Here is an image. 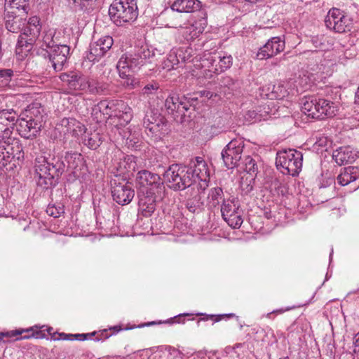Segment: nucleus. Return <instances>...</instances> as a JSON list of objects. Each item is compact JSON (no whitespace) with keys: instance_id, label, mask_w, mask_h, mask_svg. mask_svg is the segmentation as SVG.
Here are the masks:
<instances>
[{"instance_id":"nucleus-1","label":"nucleus","mask_w":359,"mask_h":359,"mask_svg":"<svg viewBox=\"0 0 359 359\" xmlns=\"http://www.w3.org/2000/svg\"><path fill=\"white\" fill-rule=\"evenodd\" d=\"M34 168L38 186L49 189L59 184L66 165L63 156L59 154L47 156L39 155L34 159Z\"/></svg>"},{"instance_id":"nucleus-2","label":"nucleus","mask_w":359,"mask_h":359,"mask_svg":"<svg viewBox=\"0 0 359 359\" xmlns=\"http://www.w3.org/2000/svg\"><path fill=\"white\" fill-rule=\"evenodd\" d=\"M46 123V113L39 102L29 104L20 115L18 131L19 135L27 140L38 137Z\"/></svg>"},{"instance_id":"nucleus-3","label":"nucleus","mask_w":359,"mask_h":359,"mask_svg":"<svg viewBox=\"0 0 359 359\" xmlns=\"http://www.w3.org/2000/svg\"><path fill=\"white\" fill-rule=\"evenodd\" d=\"M191 168L181 163L170 165L163 177L164 183L175 191H182L194 185Z\"/></svg>"},{"instance_id":"nucleus-4","label":"nucleus","mask_w":359,"mask_h":359,"mask_svg":"<svg viewBox=\"0 0 359 359\" xmlns=\"http://www.w3.org/2000/svg\"><path fill=\"white\" fill-rule=\"evenodd\" d=\"M154 55L147 45L135 46L134 49L123 54L119 59L116 68L121 77L126 76V72H136L144 65Z\"/></svg>"},{"instance_id":"nucleus-5","label":"nucleus","mask_w":359,"mask_h":359,"mask_svg":"<svg viewBox=\"0 0 359 359\" xmlns=\"http://www.w3.org/2000/svg\"><path fill=\"white\" fill-rule=\"evenodd\" d=\"M43 43L48 50L43 48L39 50L38 55L48 59L55 72L61 71L69 55V46L57 43L51 34H46L44 36Z\"/></svg>"},{"instance_id":"nucleus-6","label":"nucleus","mask_w":359,"mask_h":359,"mask_svg":"<svg viewBox=\"0 0 359 359\" xmlns=\"http://www.w3.org/2000/svg\"><path fill=\"white\" fill-rule=\"evenodd\" d=\"M109 15L116 26L134 22L138 16L135 0H114L109 8Z\"/></svg>"},{"instance_id":"nucleus-7","label":"nucleus","mask_w":359,"mask_h":359,"mask_svg":"<svg viewBox=\"0 0 359 359\" xmlns=\"http://www.w3.org/2000/svg\"><path fill=\"white\" fill-rule=\"evenodd\" d=\"M302 111L308 117L323 120L337 114L338 104L324 98L311 97L303 102Z\"/></svg>"},{"instance_id":"nucleus-8","label":"nucleus","mask_w":359,"mask_h":359,"mask_svg":"<svg viewBox=\"0 0 359 359\" xmlns=\"http://www.w3.org/2000/svg\"><path fill=\"white\" fill-rule=\"evenodd\" d=\"M143 126L147 135L152 137L154 141L161 140L170 131L168 121L157 110L151 109L147 111L143 118Z\"/></svg>"},{"instance_id":"nucleus-9","label":"nucleus","mask_w":359,"mask_h":359,"mask_svg":"<svg viewBox=\"0 0 359 359\" xmlns=\"http://www.w3.org/2000/svg\"><path fill=\"white\" fill-rule=\"evenodd\" d=\"M303 154L296 149H289L277 154L276 165L278 168L281 167L283 175L296 177L302 170Z\"/></svg>"},{"instance_id":"nucleus-10","label":"nucleus","mask_w":359,"mask_h":359,"mask_svg":"<svg viewBox=\"0 0 359 359\" xmlns=\"http://www.w3.org/2000/svg\"><path fill=\"white\" fill-rule=\"evenodd\" d=\"M325 25L327 29L337 33L350 32L353 27V19L339 8H330L325 16Z\"/></svg>"},{"instance_id":"nucleus-11","label":"nucleus","mask_w":359,"mask_h":359,"mask_svg":"<svg viewBox=\"0 0 359 359\" xmlns=\"http://www.w3.org/2000/svg\"><path fill=\"white\" fill-rule=\"evenodd\" d=\"M203 67L208 68L209 72L219 74L229 69L233 65L231 55L221 52H205L201 57Z\"/></svg>"},{"instance_id":"nucleus-12","label":"nucleus","mask_w":359,"mask_h":359,"mask_svg":"<svg viewBox=\"0 0 359 359\" xmlns=\"http://www.w3.org/2000/svg\"><path fill=\"white\" fill-rule=\"evenodd\" d=\"M237 198L223 199L221 212L223 219L233 229H238L243 224V210Z\"/></svg>"},{"instance_id":"nucleus-13","label":"nucleus","mask_w":359,"mask_h":359,"mask_svg":"<svg viewBox=\"0 0 359 359\" xmlns=\"http://www.w3.org/2000/svg\"><path fill=\"white\" fill-rule=\"evenodd\" d=\"M64 158L67 163V171L69 172L67 175L68 182H73L85 175L87 166L81 154L68 151L65 152Z\"/></svg>"},{"instance_id":"nucleus-14","label":"nucleus","mask_w":359,"mask_h":359,"mask_svg":"<svg viewBox=\"0 0 359 359\" xmlns=\"http://www.w3.org/2000/svg\"><path fill=\"white\" fill-rule=\"evenodd\" d=\"M194 99L187 97V95L181 97L177 95H169L165 101V108L168 114H173L175 111L182 116L191 118L192 110L189 102H195Z\"/></svg>"},{"instance_id":"nucleus-15","label":"nucleus","mask_w":359,"mask_h":359,"mask_svg":"<svg viewBox=\"0 0 359 359\" xmlns=\"http://www.w3.org/2000/svg\"><path fill=\"white\" fill-rule=\"evenodd\" d=\"M17 123H20V115L14 109H0V141L12 136Z\"/></svg>"},{"instance_id":"nucleus-16","label":"nucleus","mask_w":359,"mask_h":359,"mask_svg":"<svg viewBox=\"0 0 359 359\" xmlns=\"http://www.w3.org/2000/svg\"><path fill=\"white\" fill-rule=\"evenodd\" d=\"M135 180L140 189H148L160 192L165 191L164 179L162 180L158 174L148 170H140L137 173Z\"/></svg>"},{"instance_id":"nucleus-17","label":"nucleus","mask_w":359,"mask_h":359,"mask_svg":"<svg viewBox=\"0 0 359 359\" xmlns=\"http://www.w3.org/2000/svg\"><path fill=\"white\" fill-rule=\"evenodd\" d=\"M126 109L125 102L121 100H102L93 108V114L98 113L108 120L117 117L120 110Z\"/></svg>"},{"instance_id":"nucleus-18","label":"nucleus","mask_w":359,"mask_h":359,"mask_svg":"<svg viewBox=\"0 0 359 359\" xmlns=\"http://www.w3.org/2000/svg\"><path fill=\"white\" fill-rule=\"evenodd\" d=\"M111 192L113 200L121 205L129 204L135 196V190L130 182H111Z\"/></svg>"},{"instance_id":"nucleus-19","label":"nucleus","mask_w":359,"mask_h":359,"mask_svg":"<svg viewBox=\"0 0 359 359\" xmlns=\"http://www.w3.org/2000/svg\"><path fill=\"white\" fill-rule=\"evenodd\" d=\"M243 145L236 140L229 142L222 151V158L224 164L228 169H232L238 166V163L241 159Z\"/></svg>"},{"instance_id":"nucleus-20","label":"nucleus","mask_w":359,"mask_h":359,"mask_svg":"<svg viewBox=\"0 0 359 359\" xmlns=\"http://www.w3.org/2000/svg\"><path fill=\"white\" fill-rule=\"evenodd\" d=\"M163 192L151 191V189H140L138 192L139 206L144 217H150L155 211L156 198L161 196Z\"/></svg>"},{"instance_id":"nucleus-21","label":"nucleus","mask_w":359,"mask_h":359,"mask_svg":"<svg viewBox=\"0 0 359 359\" xmlns=\"http://www.w3.org/2000/svg\"><path fill=\"white\" fill-rule=\"evenodd\" d=\"M114 44V39L111 36H105L97 41L90 43L87 59L95 62L99 61L111 49Z\"/></svg>"},{"instance_id":"nucleus-22","label":"nucleus","mask_w":359,"mask_h":359,"mask_svg":"<svg viewBox=\"0 0 359 359\" xmlns=\"http://www.w3.org/2000/svg\"><path fill=\"white\" fill-rule=\"evenodd\" d=\"M6 144V150L11 159V163L15 164V168L21 166L25 161V152L20 140L11 136L8 139L3 140Z\"/></svg>"},{"instance_id":"nucleus-23","label":"nucleus","mask_w":359,"mask_h":359,"mask_svg":"<svg viewBox=\"0 0 359 359\" xmlns=\"http://www.w3.org/2000/svg\"><path fill=\"white\" fill-rule=\"evenodd\" d=\"M60 79L66 83L69 90L84 92L86 87V76L79 72L62 73Z\"/></svg>"},{"instance_id":"nucleus-24","label":"nucleus","mask_w":359,"mask_h":359,"mask_svg":"<svg viewBox=\"0 0 359 359\" xmlns=\"http://www.w3.org/2000/svg\"><path fill=\"white\" fill-rule=\"evenodd\" d=\"M285 48V41L280 37H272L262 47H261L257 54L259 60H264L278 54L283 51Z\"/></svg>"},{"instance_id":"nucleus-25","label":"nucleus","mask_w":359,"mask_h":359,"mask_svg":"<svg viewBox=\"0 0 359 359\" xmlns=\"http://www.w3.org/2000/svg\"><path fill=\"white\" fill-rule=\"evenodd\" d=\"M5 8L4 18L5 26L8 31L13 33H18L22 32L24 27L26 25L27 15H17L14 11H10Z\"/></svg>"},{"instance_id":"nucleus-26","label":"nucleus","mask_w":359,"mask_h":359,"mask_svg":"<svg viewBox=\"0 0 359 359\" xmlns=\"http://www.w3.org/2000/svg\"><path fill=\"white\" fill-rule=\"evenodd\" d=\"M40 27L25 26L18 39V47L24 48L26 51L32 50L39 34Z\"/></svg>"},{"instance_id":"nucleus-27","label":"nucleus","mask_w":359,"mask_h":359,"mask_svg":"<svg viewBox=\"0 0 359 359\" xmlns=\"http://www.w3.org/2000/svg\"><path fill=\"white\" fill-rule=\"evenodd\" d=\"M259 95L264 99L282 100L287 95V90L281 83H269L259 88Z\"/></svg>"},{"instance_id":"nucleus-28","label":"nucleus","mask_w":359,"mask_h":359,"mask_svg":"<svg viewBox=\"0 0 359 359\" xmlns=\"http://www.w3.org/2000/svg\"><path fill=\"white\" fill-rule=\"evenodd\" d=\"M358 158H359V151L354 152L349 146L341 147L334 150L332 154V158L339 165L351 163Z\"/></svg>"},{"instance_id":"nucleus-29","label":"nucleus","mask_w":359,"mask_h":359,"mask_svg":"<svg viewBox=\"0 0 359 359\" xmlns=\"http://www.w3.org/2000/svg\"><path fill=\"white\" fill-rule=\"evenodd\" d=\"M201 2L199 0H176L171 6L172 15L179 13H194L200 11Z\"/></svg>"},{"instance_id":"nucleus-30","label":"nucleus","mask_w":359,"mask_h":359,"mask_svg":"<svg viewBox=\"0 0 359 359\" xmlns=\"http://www.w3.org/2000/svg\"><path fill=\"white\" fill-rule=\"evenodd\" d=\"M86 87L84 92L91 95H107L109 92V85L97 79L86 77Z\"/></svg>"},{"instance_id":"nucleus-31","label":"nucleus","mask_w":359,"mask_h":359,"mask_svg":"<svg viewBox=\"0 0 359 359\" xmlns=\"http://www.w3.org/2000/svg\"><path fill=\"white\" fill-rule=\"evenodd\" d=\"M269 183V188L273 195L287 197L288 194V187L283 173L280 175L271 177Z\"/></svg>"},{"instance_id":"nucleus-32","label":"nucleus","mask_w":359,"mask_h":359,"mask_svg":"<svg viewBox=\"0 0 359 359\" xmlns=\"http://www.w3.org/2000/svg\"><path fill=\"white\" fill-rule=\"evenodd\" d=\"M61 126L66 128L65 133H71L78 137L86 132L85 126L74 118H63L60 121Z\"/></svg>"},{"instance_id":"nucleus-33","label":"nucleus","mask_w":359,"mask_h":359,"mask_svg":"<svg viewBox=\"0 0 359 359\" xmlns=\"http://www.w3.org/2000/svg\"><path fill=\"white\" fill-rule=\"evenodd\" d=\"M187 166L191 167L192 171H194L193 182L194 184L196 178L203 180V177H205L208 172V168L205 161L200 156H196L194 159H192Z\"/></svg>"},{"instance_id":"nucleus-34","label":"nucleus","mask_w":359,"mask_h":359,"mask_svg":"<svg viewBox=\"0 0 359 359\" xmlns=\"http://www.w3.org/2000/svg\"><path fill=\"white\" fill-rule=\"evenodd\" d=\"M196 186L198 187V184ZM191 197L186 200L185 206L191 213L198 214L203 210V201H202V196L198 187L196 190H195L194 187L191 188Z\"/></svg>"},{"instance_id":"nucleus-35","label":"nucleus","mask_w":359,"mask_h":359,"mask_svg":"<svg viewBox=\"0 0 359 359\" xmlns=\"http://www.w3.org/2000/svg\"><path fill=\"white\" fill-rule=\"evenodd\" d=\"M187 96L195 98L194 100H196V101L193 102V103L192 102H189L191 108V110L193 111H196V109H197L198 105L199 104V102H200L199 100H198L199 98L205 97V98H206L208 100H214L216 97H219V95L218 94H217L215 93H213L212 91H210V90H201V91H198V92H194V93H188L187 95Z\"/></svg>"},{"instance_id":"nucleus-36","label":"nucleus","mask_w":359,"mask_h":359,"mask_svg":"<svg viewBox=\"0 0 359 359\" xmlns=\"http://www.w3.org/2000/svg\"><path fill=\"white\" fill-rule=\"evenodd\" d=\"M6 144L3 143V140L0 141V170L4 172H11L15 169V164L11 163L9 155H8Z\"/></svg>"},{"instance_id":"nucleus-37","label":"nucleus","mask_w":359,"mask_h":359,"mask_svg":"<svg viewBox=\"0 0 359 359\" xmlns=\"http://www.w3.org/2000/svg\"><path fill=\"white\" fill-rule=\"evenodd\" d=\"M103 138L100 133L88 134L83 138V143L92 150L97 149L103 142Z\"/></svg>"},{"instance_id":"nucleus-38","label":"nucleus","mask_w":359,"mask_h":359,"mask_svg":"<svg viewBox=\"0 0 359 359\" xmlns=\"http://www.w3.org/2000/svg\"><path fill=\"white\" fill-rule=\"evenodd\" d=\"M17 9L24 15H27L29 11V0H6V8Z\"/></svg>"},{"instance_id":"nucleus-39","label":"nucleus","mask_w":359,"mask_h":359,"mask_svg":"<svg viewBox=\"0 0 359 359\" xmlns=\"http://www.w3.org/2000/svg\"><path fill=\"white\" fill-rule=\"evenodd\" d=\"M196 316H201L202 318L197 320V325H199L201 321H207L209 320H212L214 323H217L225 318H231L236 316L234 313H226V314H206L198 313H196Z\"/></svg>"},{"instance_id":"nucleus-40","label":"nucleus","mask_w":359,"mask_h":359,"mask_svg":"<svg viewBox=\"0 0 359 359\" xmlns=\"http://www.w3.org/2000/svg\"><path fill=\"white\" fill-rule=\"evenodd\" d=\"M223 196L224 193L221 187H217L211 189L208 194L210 203L213 207L217 206L220 203V200L224 199Z\"/></svg>"},{"instance_id":"nucleus-41","label":"nucleus","mask_w":359,"mask_h":359,"mask_svg":"<svg viewBox=\"0 0 359 359\" xmlns=\"http://www.w3.org/2000/svg\"><path fill=\"white\" fill-rule=\"evenodd\" d=\"M177 50V54L178 55V59L180 62H191L192 59V48L189 47L187 48H179Z\"/></svg>"},{"instance_id":"nucleus-42","label":"nucleus","mask_w":359,"mask_h":359,"mask_svg":"<svg viewBox=\"0 0 359 359\" xmlns=\"http://www.w3.org/2000/svg\"><path fill=\"white\" fill-rule=\"evenodd\" d=\"M244 165L245 170L248 173L254 175L255 176L257 175V173L258 172V166L254 158L250 156H246L244 160Z\"/></svg>"},{"instance_id":"nucleus-43","label":"nucleus","mask_w":359,"mask_h":359,"mask_svg":"<svg viewBox=\"0 0 359 359\" xmlns=\"http://www.w3.org/2000/svg\"><path fill=\"white\" fill-rule=\"evenodd\" d=\"M13 76L11 69H0V88L8 86Z\"/></svg>"},{"instance_id":"nucleus-44","label":"nucleus","mask_w":359,"mask_h":359,"mask_svg":"<svg viewBox=\"0 0 359 359\" xmlns=\"http://www.w3.org/2000/svg\"><path fill=\"white\" fill-rule=\"evenodd\" d=\"M24 332H32L30 334L21 336L20 337H17L15 340L19 339H29L30 337H34L36 339H43L46 337V334L45 332V330H41L37 331H34L32 328L27 329V330H22Z\"/></svg>"},{"instance_id":"nucleus-45","label":"nucleus","mask_w":359,"mask_h":359,"mask_svg":"<svg viewBox=\"0 0 359 359\" xmlns=\"http://www.w3.org/2000/svg\"><path fill=\"white\" fill-rule=\"evenodd\" d=\"M126 109L120 110L117 118L119 120V124L125 125L130 122L131 120V109L125 103Z\"/></svg>"},{"instance_id":"nucleus-46","label":"nucleus","mask_w":359,"mask_h":359,"mask_svg":"<svg viewBox=\"0 0 359 359\" xmlns=\"http://www.w3.org/2000/svg\"><path fill=\"white\" fill-rule=\"evenodd\" d=\"M259 107H256L253 110H249L245 115V118L248 121L259 122L262 121V114Z\"/></svg>"},{"instance_id":"nucleus-47","label":"nucleus","mask_w":359,"mask_h":359,"mask_svg":"<svg viewBox=\"0 0 359 359\" xmlns=\"http://www.w3.org/2000/svg\"><path fill=\"white\" fill-rule=\"evenodd\" d=\"M23 330H11L7 332H0V341H3L4 343L11 342L9 339L5 340L4 338H11L14 337H17L18 335H21L22 334Z\"/></svg>"},{"instance_id":"nucleus-48","label":"nucleus","mask_w":359,"mask_h":359,"mask_svg":"<svg viewBox=\"0 0 359 359\" xmlns=\"http://www.w3.org/2000/svg\"><path fill=\"white\" fill-rule=\"evenodd\" d=\"M46 212L49 215L57 218L59 217L62 213H64V207L60 205L55 206V205L53 206L48 205Z\"/></svg>"},{"instance_id":"nucleus-49","label":"nucleus","mask_w":359,"mask_h":359,"mask_svg":"<svg viewBox=\"0 0 359 359\" xmlns=\"http://www.w3.org/2000/svg\"><path fill=\"white\" fill-rule=\"evenodd\" d=\"M133 72H128V75L124 77H121L122 79H126V81L123 83V86L130 89L134 88L138 83L132 74ZM126 74H127V73Z\"/></svg>"},{"instance_id":"nucleus-50","label":"nucleus","mask_w":359,"mask_h":359,"mask_svg":"<svg viewBox=\"0 0 359 359\" xmlns=\"http://www.w3.org/2000/svg\"><path fill=\"white\" fill-rule=\"evenodd\" d=\"M220 86L226 87L229 89L233 90L236 88L237 81L233 79L230 76H223L219 81Z\"/></svg>"},{"instance_id":"nucleus-51","label":"nucleus","mask_w":359,"mask_h":359,"mask_svg":"<svg viewBox=\"0 0 359 359\" xmlns=\"http://www.w3.org/2000/svg\"><path fill=\"white\" fill-rule=\"evenodd\" d=\"M74 3L79 0H72ZM95 1L94 0H80V8L84 11H91L93 10Z\"/></svg>"},{"instance_id":"nucleus-52","label":"nucleus","mask_w":359,"mask_h":359,"mask_svg":"<svg viewBox=\"0 0 359 359\" xmlns=\"http://www.w3.org/2000/svg\"><path fill=\"white\" fill-rule=\"evenodd\" d=\"M325 39L323 36H314L311 37V42L317 48L323 50L326 45L325 43Z\"/></svg>"},{"instance_id":"nucleus-53","label":"nucleus","mask_w":359,"mask_h":359,"mask_svg":"<svg viewBox=\"0 0 359 359\" xmlns=\"http://www.w3.org/2000/svg\"><path fill=\"white\" fill-rule=\"evenodd\" d=\"M159 88V85L156 82L149 83L146 85L142 90L143 95H149L154 94Z\"/></svg>"},{"instance_id":"nucleus-54","label":"nucleus","mask_w":359,"mask_h":359,"mask_svg":"<svg viewBox=\"0 0 359 359\" xmlns=\"http://www.w3.org/2000/svg\"><path fill=\"white\" fill-rule=\"evenodd\" d=\"M295 307L296 306H287L285 308H280V309H275V310L272 311L271 312L268 313L266 315V318H267L268 319H270V320H273L275 315L283 314L286 311H290V310L294 309Z\"/></svg>"},{"instance_id":"nucleus-55","label":"nucleus","mask_w":359,"mask_h":359,"mask_svg":"<svg viewBox=\"0 0 359 359\" xmlns=\"http://www.w3.org/2000/svg\"><path fill=\"white\" fill-rule=\"evenodd\" d=\"M191 313H182L179 314L173 318H170L166 320H164L165 324H173V323H184V317L191 316Z\"/></svg>"},{"instance_id":"nucleus-56","label":"nucleus","mask_w":359,"mask_h":359,"mask_svg":"<svg viewBox=\"0 0 359 359\" xmlns=\"http://www.w3.org/2000/svg\"><path fill=\"white\" fill-rule=\"evenodd\" d=\"M97 332L94 331L90 333L73 334V340L85 341L96 336Z\"/></svg>"},{"instance_id":"nucleus-57","label":"nucleus","mask_w":359,"mask_h":359,"mask_svg":"<svg viewBox=\"0 0 359 359\" xmlns=\"http://www.w3.org/2000/svg\"><path fill=\"white\" fill-rule=\"evenodd\" d=\"M96 335L97 337L95 340L99 341L109 338L111 336H112V333H109V330L104 329L102 330L97 332Z\"/></svg>"},{"instance_id":"nucleus-58","label":"nucleus","mask_w":359,"mask_h":359,"mask_svg":"<svg viewBox=\"0 0 359 359\" xmlns=\"http://www.w3.org/2000/svg\"><path fill=\"white\" fill-rule=\"evenodd\" d=\"M168 60L172 64V67L175 65H178L180 63L176 49H172L170 52L168 57Z\"/></svg>"},{"instance_id":"nucleus-59","label":"nucleus","mask_w":359,"mask_h":359,"mask_svg":"<svg viewBox=\"0 0 359 359\" xmlns=\"http://www.w3.org/2000/svg\"><path fill=\"white\" fill-rule=\"evenodd\" d=\"M52 339L53 340H73V334H66L64 332L62 333H54V335L52 336Z\"/></svg>"},{"instance_id":"nucleus-60","label":"nucleus","mask_w":359,"mask_h":359,"mask_svg":"<svg viewBox=\"0 0 359 359\" xmlns=\"http://www.w3.org/2000/svg\"><path fill=\"white\" fill-rule=\"evenodd\" d=\"M25 26L31 27H36L41 28V27L39 26V19L36 16L32 17L29 18L27 24H26Z\"/></svg>"},{"instance_id":"nucleus-61","label":"nucleus","mask_w":359,"mask_h":359,"mask_svg":"<svg viewBox=\"0 0 359 359\" xmlns=\"http://www.w3.org/2000/svg\"><path fill=\"white\" fill-rule=\"evenodd\" d=\"M259 109L261 111L260 113L262 114V121L268 119V117L269 116V106L259 107Z\"/></svg>"},{"instance_id":"nucleus-62","label":"nucleus","mask_w":359,"mask_h":359,"mask_svg":"<svg viewBox=\"0 0 359 359\" xmlns=\"http://www.w3.org/2000/svg\"><path fill=\"white\" fill-rule=\"evenodd\" d=\"M163 323H165L164 320L163 321H162V320L151 321V322H148V323H142V324L139 325L137 326V327L141 328V327H144L145 326H151V325H160V324H163Z\"/></svg>"},{"instance_id":"nucleus-63","label":"nucleus","mask_w":359,"mask_h":359,"mask_svg":"<svg viewBox=\"0 0 359 359\" xmlns=\"http://www.w3.org/2000/svg\"><path fill=\"white\" fill-rule=\"evenodd\" d=\"M135 157L133 156H128L125 158V161L129 164V168H130L131 165H133V170L135 169Z\"/></svg>"},{"instance_id":"nucleus-64","label":"nucleus","mask_w":359,"mask_h":359,"mask_svg":"<svg viewBox=\"0 0 359 359\" xmlns=\"http://www.w3.org/2000/svg\"><path fill=\"white\" fill-rule=\"evenodd\" d=\"M108 330H109V332L113 331V332H111L112 335H113L114 334H116V333L118 332L119 331L122 330L123 328L121 327V325H115V326L109 327Z\"/></svg>"}]
</instances>
